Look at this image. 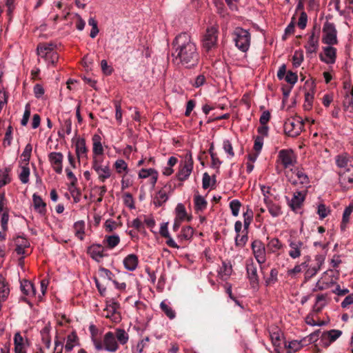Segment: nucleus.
I'll use <instances>...</instances> for the list:
<instances>
[{"label": "nucleus", "mask_w": 353, "mask_h": 353, "mask_svg": "<svg viewBox=\"0 0 353 353\" xmlns=\"http://www.w3.org/2000/svg\"><path fill=\"white\" fill-rule=\"evenodd\" d=\"M330 210L324 204H320L318 205L317 213L319 216L320 219H325L329 214Z\"/></svg>", "instance_id": "62"}, {"label": "nucleus", "mask_w": 353, "mask_h": 353, "mask_svg": "<svg viewBox=\"0 0 353 353\" xmlns=\"http://www.w3.org/2000/svg\"><path fill=\"white\" fill-rule=\"evenodd\" d=\"M278 157L284 168H289L296 163V156L291 149H283L279 152Z\"/></svg>", "instance_id": "8"}, {"label": "nucleus", "mask_w": 353, "mask_h": 353, "mask_svg": "<svg viewBox=\"0 0 353 353\" xmlns=\"http://www.w3.org/2000/svg\"><path fill=\"white\" fill-rule=\"evenodd\" d=\"M243 218L244 229L243 230L248 231L249 226L252 219V211L251 210L248 209L247 211L243 213Z\"/></svg>", "instance_id": "58"}, {"label": "nucleus", "mask_w": 353, "mask_h": 353, "mask_svg": "<svg viewBox=\"0 0 353 353\" xmlns=\"http://www.w3.org/2000/svg\"><path fill=\"white\" fill-rule=\"evenodd\" d=\"M32 201L34 210L41 214H45L46 212V204L42 198L34 193L32 196Z\"/></svg>", "instance_id": "29"}, {"label": "nucleus", "mask_w": 353, "mask_h": 353, "mask_svg": "<svg viewBox=\"0 0 353 353\" xmlns=\"http://www.w3.org/2000/svg\"><path fill=\"white\" fill-rule=\"evenodd\" d=\"M119 303L117 301H116L114 299H112L110 301H107L106 316L107 317L113 316L117 313V311L119 309Z\"/></svg>", "instance_id": "42"}, {"label": "nucleus", "mask_w": 353, "mask_h": 353, "mask_svg": "<svg viewBox=\"0 0 353 353\" xmlns=\"http://www.w3.org/2000/svg\"><path fill=\"white\" fill-rule=\"evenodd\" d=\"M118 344L125 345L129 340V334L123 329L117 328L114 333Z\"/></svg>", "instance_id": "38"}, {"label": "nucleus", "mask_w": 353, "mask_h": 353, "mask_svg": "<svg viewBox=\"0 0 353 353\" xmlns=\"http://www.w3.org/2000/svg\"><path fill=\"white\" fill-rule=\"evenodd\" d=\"M72 132V121L70 119H66L62 124L61 129L58 132V135L61 138H64L65 135H69Z\"/></svg>", "instance_id": "48"}, {"label": "nucleus", "mask_w": 353, "mask_h": 353, "mask_svg": "<svg viewBox=\"0 0 353 353\" xmlns=\"http://www.w3.org/2000/svg\"><path fill=\"white\" fill-rule=\"evenodd\" d=\"M175 212H176V219H179L181 220H185V217L187 216V212L183 204L182 203H178L176 208H175Z\"/></svg>", "instance_id": "54"}, {"label": "nucleus", "mask_w": 353, "mask_h": 353, "mask_svg": "<svg viewBox=\"0 0 353 353\" xmlns=\"http://www.w3.org/2000/svg\"><path fill=\"white\" fill-rule=\"evenodd\" d=\"M232 272V266L229 261H223L221 263V266L218 271L219 276L222 279H228Z\"/></svg>", "instance_id": "27"}, {"label": "nucleus", "mask_w": 353, "mask_h": 353, "mask_svg": "<svg viewBox=\"0 0 353 353\" xmlns=\"http://www.w3.org/2000/svg\"><path fill=\"white\" fill-rule=\"evenodd\" d=\"M50 329V325H46L40 332L41 340L48 348L51 344Z\"/></svg>", "instance_id": "41"}, {"label": "nucleus", "mask_w": 353, "mask_h": 353, "mask_svg": "<svg viewBox=\"0 0 353 353\" xmlns=\"http://www.w3.org/2000/svg\"><path fill=\"white\" fill-rule=\"evenodd\" d=\"M30 174V168L27 165L21 167V170L19 173V178L22 183L26 184L28 183Z\"/></svg>", "instance_id": "53"}, {"label": "nucleus", "mask_w": 353, "mask_h": 353, "mask_svg": "<svg viewBox=\"0 0 353 353\" xmlns=\"http://www.w3.org/2000/svg\"><path fill=\"white\" fill-rule=\"evenodd\" d=\"M270 336L272 343L276 350H279L281 347L283 343V333L278 327H272L270 330Z\"/></svg>", "instance_id": "21"}, {"label": "nucleus", "mask_w": 353, "mask_h": 353, "mask_svg": "<svg viewBox=\"0 0 353 353\" xmlns=\"http://www.w3.org/2000/svg\"><path fill=\"white\" fill-rule=\"evenodd\" d=\"M119 242L120 238L117 234L105 236L103 241V244L106 245L109 249L114 248Z\"/></svg>", "instance_id": "44"}, {"label": "nucleus", "mask_w": 353, "mask_h": 353, "mask_svg": "<svg viewBox=\"0 0 353 353\" xmlns=\"http://www.w3.org/2000/svg\"><path fill=\"white\" fill-rule=\"evenodd\" d=\"M235 46L242 52L248 51L251 43V34L248 30L241 27L234 28L232 33Z\"/></svg>", "instance_id": "4"}, {"label": "nucleus", "mask_w": 353, "mask_h": 353, "mask_svg": "<svg viewBox=\"0 0 353 353\" xmlns=\"http://www.w3.org/2000/svg\"><path fill=\"white\" fill-rule=\"evenodd\" d=\"M218 29L214 26L208 28L202 39V46L206 51L215 48L217 46Z\"/></svg>", "instance_id": "5"}, {"label": "nucleus", "mask_w": 353, "mask_h": 353, "mask_svg": "<svg viewBox=\"0 0 353 353\" xmlns=\"http://www.w3.org/2000/svg\"><path fill=\"white\" fill-rule=\"evenodd\" d=\"M105 248L101 244H92L88 248V254L94 261L99 262L105 256Z\"/></svg>", "instance_id": "18"}, {"label": "nucleus", "mask_w": 353, "mask_h": 353, "mask_svg": "<svg viewBox=\"0 0 353 353\" xmlns=\"http://www.w3.org/2000/svg\"><path fill=\"white\" fill-rule=\"evenodd\" d=\"M114 167L118 174H123L126 175L129 172L128 166L127 163L121 159H117L114 164Z\"/></svg>", "instance_id": "47"}, {"label": "nucleus", "mask_w": 353, "mask_h": 353, "mask_svg": "<svg viewBox=\"0 0 353 353\" xmlns=\"http://www.w3.org/2000/svg\"><path fill=\"white\" fill-rule=\"evenodd\" d=\"M96 172L98 174V179L101 182H104L111 176V170L108 165H105L101 168L96 169Z\"/></svg>", "instance_id": "43"}, {"label": "nucleus", "mask_w": 353, "mask_h": 353, "mask_svg": "<svg viewBox=\"0 0 353 353\" xmlns=\"http://www.w3.org/2000/svg\"><path fill=\"white\" fill-rule=\"evenodd\" d=\"M9 220V214L8 210L1 214V225L3 232L8 230V223Z\"/></svg>", "instance_id": "61"}, {"label": "nucleus", "mask_w": 353, "mask_h": 353, "mask_svg": "<svg viewBox=\"0 0 353 353\" xmlns=\"http://www.w3.org/2000/svg\"><path fill=\"white\" fill-rule=\"evenodd\" d=\"M323 42L325 44L335 45L337 43L336 30L333 23L327 22L323 26Z\"/></svg>", "instance_id": "9"}, {"label": "nucleus", "mask_w": 353, "mask_h": 353, "mask_svg": "<svg viewBox=\"0 0 353 353\" xmlns=\"http://www.w3.org/2000/svg\"><path fill=\"white\" fill-rule=\"evenodd\" d=\"M307 193V190L305 189L296 190L294 192L292 198L288 201V205L292 210L295 212L301 208L305 199Z\"/></svg>", "instance_id": "10"}, {"label": "nucleus", "mask_w": 353, "mask_h": 353, "mask_svg": "<svg viewBox=\"0 0 353 353\" xmlns=\"http://www.w3.org/2000/svg\"><path fill=\"white\" fill-rule=\"evenodd\" d=\"M74 235L79 240L84 239L85 222L83 221H76L73 225Z\"/></svg>", "instance_id": "34"}, {"label": "nucleus", "mask_w": 353, "mask_h": 353, "mask_svg": "<svg viewBox=\"0 0 353 353\" xmlns=\"http://www.w3.org/2000/svg\"><path fill=\"white\" fill-rule=\"evenodd\" d=\"M305 339L301 341L294 340L289 342L288 345L285 344V347L288 349V353H294L303 347L305 345Z\"/></svg>", "instance_id": "36"}, {"label": "nucleus", "mask_w": 353, "mask_h": 353, "mask_svg": "<svg viewBox=\"0 0 353 353\" xmlns=\"http://www.w3.org/2000/svg\"><path fill=\"white\" fill-rule=\"evenodd\" d=\"M160 308L170 319L172 320L176 317V312L174 310H173L170 303L167 300L161 301L160 303Z\"/></svg>", "instance_id": "35"}, {"label": "nucleus", "mask_w": 353, "mask_h": 353, "mask_svg": "<svg viewBox=\"0 0 353 353\" xmlns=\"http://www.w3.org/2000/svg\"><path fill=\"white\" fill-rule=\"evenodd\" d=\"M194 209L198 213L199 212H203L206 208L208 203L203 196L197 194L194 195Z\"/></svg>", "instance_id": "33"}, {"label": "nucleus", "mask_w": 353, "mask_h": 353, "mask_svg": "<svg viewBox=\"0 0 353 353\" xmlns=\"http://www.w3.org/2000/svg\"><path fill=\"white\" fill-rule=\"evenodd\" d=\"M49 161L53 168L54 170L58 173L61 174L63 170V155L61 152H52L48 154Z\"/></svg>", "instance_id": "17"}, {"label": "nucleus", "mask_w": 353, "mask_h": 353, "mask_svg": "<svg viewBox=\"0 0 353 353\" xmlns=\"http://www.w3.org/2000/svg\"><path fill=\"white\" fill-rule=\"evenodd\" d=\"M173 60L177 64H181L190 68L197 65L199 52L191 36L187 32L178 34L172 42Z\"/></svg>", "instance_id": "1"}, {"label": "nucleus", "mask_w": 353, "mask_h": 353, "mask_svg": "<svg viewBox=\"0 0 353 353\" xmlns=\"http://www.w3.org/2000/svg\"><path fill=\"white\" fill-rule=\"evenodd\" d=\"M246 272L250 284L252 285H258L259 279L257 273V267L252 259H249L246 261Z\"/></svg>", "instance_id": "14"}, {"label": "nucleus", "mask_w": 353, "mask_h": 353, "mask_svg": "<svg viewBox=\"0 0 353 353\" xmlns=\"http://www.w3.org/2000/svg\"><path fill=\"white\" fill-rule=\"evenodd\" d=\"M11 169L6 168L3 170H0V188L11 181L9 173Z\"/></svg>", "instance_id": "49"}, {"label": "nucleus", "mask_w": 353, "mask_h": 353, "mask_svg": "<svg viewBox=\"0 0 353 353\" xmlns=\"http://www.w3.org/2000/svg\"><path fill=\"white\" fill-rule=\"evenodd\" d=\"M78 337L75 333L69 334L67 337L65 350L68 352L71 351L77 343Z\"/></svg>", "instance_id": "51"}, {"label": "nucleus", "mask_w": 353, "mask_h": 353, "mask_svg": "<svg viewBox=\"0 0 353 353\" xmlns=\"http://www.w3.org/2000/svg\"><path fill=\"white\" fill-rule=\"evenodd\" d=\"M248 231L243 230L242 233L235 236V245L239 248H243L248 241Z\"/></svg>", "instance_id": "46"}, {"label": "nucleus", "mask_w": 353, "mask_h": 353, "mask_svg": "<svg viewBox=\"0 0 353 353\" xmlns=\"http://www.w3.org/2000/svg\"><path fill=\"white\" fill-rule=\"evenodd\" d=\"M21 290L22 293L29 297L34 296L36 294V289L34 284L27 280L21 281Z\"/></svg>", "instance_id": "26"}, {"label": "nucleus", "mask_w": 353, "mask_h": 353, "mask_svg": "<svg viewBox=\"0 0 353 353\" xmlns=\"http://www.w3.org/2000/svg\"><path fill=\"white\" fill-rule=\"evenodd\" d=\"M285 80L288 83L294 85L298 80L297 74L292 71H288L285 77Z\"/></svg>", "instance_id": "64"}, {"label": "nucleus", "mask_w": 353, "mask_h": 353, "mask_svg": "<svg viewBox=\"0 0 353 353\" xmlns=\"http://www.w3.org/2000/svg\"><path fill=\"white\" fill-rule=\"evenodd\" d=\"M289 245L288 254L292 259H296L301 256L302 250L303 248V242L301 240L294 238H290L288 240Z\"/></svg>", "instance_id": "11"}, {"label": "nucleus", "mask_w": 353, "mask_h": 353, "mask_svg": "<svg viewBox=\"0 0 353 353\" xmlns=\"http://www.w3.org/2000/svg\"><path fill=\"white\" fill-rule=\"evenodd\" d=\"M168 225V223H163L160 227L159 233L162 236L167 239L165 243L170 248L179 249L180 248L179 245H178L169 233Z\"/></svg>", "instance_id": "22"}, {"label": "nucleus", "mask_w": 353, "mask_h": 353, "mask_svg": "<svg viewBox=\"0 0 353 353\" xmlns=\"http://www.w3.org/2000/svg\"><path fill=\"white\" fill-rule=\"evenodd\" d=\"M284 247V245L277 238H272L269 239L267 248L269 252L272 253H276L279 250H282Z\"/></svg>", "instance_id": "32"}, {"label": "nucleus", "mask_w": 353, "mask_h": 353, "mask_svg": "<svg viewBox=\"0 0 353 353\" xmlns=\"http://www.w3.org/2000/svg\"><path fill=\"white\" fill-rule=\"evenodd\" d=\"M37 50L38 56L41 58L54 52L52 50V44H40L37 46Z\"/></svg>", "instance_id": "45"}, {"label": "nucleus", "mask_w": 353, "mask_h": 353, "mask_svg": "<svg viewBox=\"0 0 353 353\" xmlns=\"http://www.w3.org/2000/svg\"><path fill=\"white\" fill-rule=\"evenodd\" d=\"M252 250L254 256L259 264H263L266 261V252L264 244L259 240H254L252 243Z\"/></svg>", "instance_id": "12"}, {"label": "nucleus", "mask_w": 353, "mask_h": 353, "mask_svg": "<svg viewBox=\"0 0 353 353\" xmlns=\"http://www.w3.org/2000/svg\"><path fill=\"white\" fill-rule=\"evenodd\" d=\"M319 46L318 37L312 32L309 37L307 43L305 46L307 53L312 54L316 52Z\"/></svg>", "instance_id": "31"}, {"label": "nucleus", "mask_w": 353, "mask_h": 353, "mask_svg": "<svg viewBox=\"0 0 353 353\" xmlns=\"http://www.w3.org/2000/svg\"><path fill=\"white\" fill-rule=\"evenodd\" d=\"M304 261L302 262L300 264H296L293 268L290 269L288 270V275L292 277H294L296 276V274L301 273L303 272V270H305V269L307 266V262L310 261V256H305L304 258Z\"/></svg>", "instance_id": "25"}, {"label": "nucleus", "mask_w": 353, "mask_h": 353, "mask_svg": "<svg viewBox=\"0 0 353 353\" xmlns=\"http://www.w3.org/2000/svg\"><path fill=\"white\" fill-rule=\"evenodd\" d=\"M168 199V196L165 190H159L157 196L154 198V204L156 206H161L163 203H165Z\"/></svg>", "instance_id": "52"}, {"label": "nucleus", "mask_w": 353, "mask_h": 353, "mask_svg": "<svg viewBox=\"0 0 353 353\" xmlns=\"http://www.w3.org/2000/svg\"><path fill=\"white\" fill-rule=\"evenodd\" d=\"M350 170V168H347L346 170L338 172L339 183L343 191H347L353 188V174L347 175Z\"/></svg>", "instance_id": "15"}, {"label": "nucleus", "mask_w": 353, "mask_h": 353, "mask_svg": "<svg viewBox=\"0 0 353 353\" xmlns=\"http://www.w3.org/2000/svg\"><path fill=\"white\" fill-rule=\"evenodd\" d=\"M303 123L299 119H288L284 123L285 133L291 137L299 136L302 132Z\"/></svg>", "instance_id": "7"}, {"label": "nucleus", "mask_w": 353, "mask_h": 353, "mask_svg": "<svg viewBox=\"0 0 353 353\" xmlns=\"http://www.w3.org/2000/svg\"><path fill=\"white\" fill-rule=\"evenodd\" d=\"M261 193L263 196V202L264 203H267L269 201H272L270 199V187L266 186L265 185H260Z\"/></svg>", "instance_id": "60"}, {"label": "nucleus", "mask_w": 353, "mask_h": 353, "mask_svg": "<svg viewBox=\"0 0 353 353\" xmlns=\"http://www.w3.org/2000/svg\"><path fill=\"white\" fill-rule=\"evenodd\" d=\"M265 205L269 213L272 217H278L282 214L281 208L279 203H276L272 201H270L265 203Z\"/></svg>", "instance_id": "37"}, {"label": "nucleus", "mask_w": 353, "mask_h": 353, "mask_svg": "<svg viewBox=\"0 0 353 353\" xmlns=\"http://www.w3.org/2000/svg\"><path fill=\"white\" fill-rule=\"evenodd\" d=\"M10 294V288L6 279L0 274V302L5 301Z\"/></svg>", "instance_id": "30"}, {"label": "nucleus", "mask_w": 353, "mask_h": 353, "mask_svg": "<svg viewBox=\"0 0 353 353\" xmlns=\"http://www.w3.org/2000/svg\"><path fill=\"white\" fill-rule=\"evenodd\" d=\"M342 335V331L339 330H331L323 332L321 336V345L327 347Z\"/></svg>", "instance_id": "13"}, {"label": "nucleus", "mask_w": 353, "mask_h": 353, "mask_svg": "<svg viewBox=\"0 0 353 353\" xmlns=\"http://www.w3.org/2000/svg\"><path fill=\"white\" fill-rule=\"evenodd\" d=\"M75 151L78 159H87L88 149L83 138H78L75 143Z\"/></svg>", "instance_id": "20"}, {"label": "nucleus", "mask_w": 353, "mask_h": 353, "mask_svg": "<svg viewBox=\"0 0 353 353\" xmlns=\"http://www.w3.org/2000/svg\"><path fill=\"white\" fill-rule=\"evenodd\" d=\"M47 62L48 65L52 64L54 65L59 59V54L57 52H54L50 53L49 55H47L46 57H43Z\"/></svg>", "instance_id": "63"}, {"label": "nucleus", "mask_w": 353, "mask_h": 353, "mask_svg": "<svg viewBox=\"0 0 353 353\" xmlns=\"http://www.w3.org/2000/svg\"><path fill=\"white\" fill-rule=\"evenodd\" d=\"M92 153L93 156H101L103 154V148L101 143V138L99 134H94L92 137Z\"/></svg>", "instance_id": "28"}, {"label": "nucleus", "mask_w": 353, "mask_h": 353, "mask_svg": "<svg viewBox=\"0 0 353 353\" xmlns=\"http://www.w3.org/2000/svg\"><path fill=\"white\" fill-rule=\"evenodd\" d=\"M349 158L347 154H340L336 157V164L340 168H344L346 170L348 168Z\"/></svg>", "instance_id": "50"}, {"label": "nucleus", "mask_w": 353, "mask_h": 353, "mask_svg": "<svg viewBox=\"0 0 353 353\" xmlns=\"http://www.w3.org/2000/svg\"><path fill=\"white\" fill-rule=\"evenodd\" d=\"M123 263L127 270L132 272L137 269L139 259L136 254H130L124 258Z\"/></svg>", "instance_id": "24"}, {"label": "nucleus", "mask_w": 353, "mask_h": 353, "mask_svg": "<svg viewBox=\"0 0 353 353\" xmlns=\"http://www.w3.org/2000/svg\"><path fill=\"white\" fill-rule=\"evenodd\" d=\"M92 343L97 351L105 350L109 352H115L119 347L114 332L110 331L104 334L103 341L93 337Z\"/></svg>", "instance_id": "3"}, {"label": "nucleus", "mask_w": 353, "mask_h": 353, "mask_svg": "<svg viewBox=\"0 0 353 353\" xmlns=\"http://www.w3.org/2000/svg\"><path fill=\"white\" fill-rule=\"evenodd\" d=\"M241 206V203L237 199H234L230 201V208L231 210L232 214L234 216H237L239 215Z\"/></svg>", "instance_id": "57"}, {"label": "nucleus", "mask_w": 353, "mask_h": 353, "mask_svg": "<svg viewBox=\"0 0 353 353\" xmlns=\"http://www.w3.org/2000/svg\"><path fill=\"white\" fill-rule=\"evenodd\" d=\"M353 212V203H350L347 207H346L344 210L342 221L341 223V230H345L347 225L350 221V216Z\"/></svg>", "instance_id": "40"}, {"label": "nucleus", "mask_w": 353, "mask_h": 353, "mask_svg": "<svg viewBox=\"0 0 353 353\" xmlns=\"http://www.w3.org/2000/svg\"><path fill=\"white\" fill-rule=\"evenodd\" d=\"M324 57H321V60L328 64L335 63L336 57V50L334 47L327 46L323 48Z\"/></svg>", "instance_id": "23"}, {"label": "nucleus", "mask_w": 353, "mask_h": 353, "mask_svg": "<svg viewBox=\"0 0 353 353\" xmlns=\"http://www.w3.org/2000/svg\"><path fill=\"white\" fill-rule=\"evenodd\" d=\"M193 170V161L190 157L185 160L183 163L180 165L179 170L177 173V178L181 181H184L188 179Z\"/></svg>", "instance_id": "16"}, {"label": "nucleus", "mask_w": 353, "mask_h": 353, "mask_svg": "<svg viewBox=\"0 0 353 353\" xmlns=\"http://www.w3.org/2000/svg\"><path fill=\"white\" fill-rule=\"evenodd\" d=\"M150 341V338L148 336L145 337L141 341H140L137 345L133 348V353H142L143 349L148 345V342Z\"/></svg>", "instance_id": "55"}, {"label": "nucleus", "mask_w": 353, "mask_h": 353, "mask_svg": "<svg viewBox=\"0 0 353 353\" xmlns=\"http://www.w3.org/2000/svg\"><path fill=\"white\" fill-rule=\"evenodd\" d=\"M67 177L69 180H70V183L69 185V190L70 192H72V188H75V185H77V179L74 174V173L68 168L65 169Z\"/></svg>", "instance_id": "59"}, {"label": "nucleus", "mask_w": 353, "mask_h": 353, "mask_svg": "<svg viewBox=\"0 0 353 353\" xmlns=\"http://www.w3.org/2000/svg\"><path fill=\"white\" fill-rule=\"evenodd\" d=\"M194 230L190 226H186L182 228L177 238L179 241H189L193 236Z\"/></svg>", "instance_id": "39"}, {"label": "nucleus", "mask_w": 353, "mask_h": 353, "mask_svg": "<svg viewBox=\"0 0 353 353\" xmlns=\"http://www.w3.org/2000/svg\"><path fill=\"white\" fill-rule=\"evenodd\" d=\"M223 149L227 153L228 158L232 159L234 157V152L231 142L229 140H224L223 142Z\"/></svg>", "instance_id": "56"}, {"label": "nucleus", "mask_w": 353, "mask_h": 353, "mask_svg": "<svg viewBox=\"0 0 353 353\" xmlns=\"http://www.w3.org/2000/svg\"><path fill=\"white\" fill-rule=\"evenodd\" d=\"M288 181L294 186L307 190L310 187V179L305 170L301 167H294L287 174Z\"/></svg>", "instance_id": "2"}, {"label": "nucleus", "mask_w": 353, "mask_h": 353, "mask_svg": "<svg viewBox=\"0 0 353 353\" xmlns=\"http://www.w3.org/2000/svg\"><path fill=\"white\" fill-rule=\"evenodd\" d=\"M158 172L153 168H143L139 172V177L140 179H146L150 177V184L151 185L152 188H154L155 187V185L158 179Z\"/></svg>", "instance_id": "19"}, {"label": "nucleus", "mask_w": 353, "mask_h": 353, "mask_svg": "<svg viewBox=\"0 0 353 353\" xmlns=\"http://www.w3.org/2000/svg\"><path fill=\"white\" fill-rule=\"evenodd\" d=\"M325 260V254H319L314 256V263L307 262V266L305 269V278L309 279L315 276L321 270Z\"/></svg>", "instance_id": "6"}]
</instances>
